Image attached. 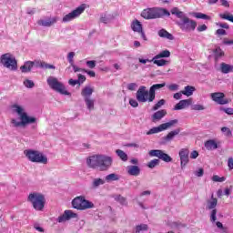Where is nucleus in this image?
<instances>
[{
    "instance_id": "nucleus-27",
    "label": "nucleus",
    "mask_w": 233,
    "mask_h": 233,
    "mask_svg": "<svg viewBox=\"0 0 233 233\" xmlns=\"http://www.w3.org/2000/svg\"><path fill=\"white\" fill-rule=\"evenodd\" d=\"M194 92H196V87L192 86H187L184 87V90L181 91V94H183V96H187V97H190V96H192Z\"/></svg>"
},
{
    "instance_id": "nucleus-32",
    "label": "nucleus",
    "mask_w": 233,
    "mask_h": 233,
    "mask_svg": "<svg viewBox=\"0 0 233 233\" xmlns=\"http://www.w3.org/2000/svg\"><path fill=\"white\" fill-rule=\"evenodd\" d=\"M163 57H170V51L167 49L161 51L159 54L155 56L153 59H163Z\"/></svg>"
},
{
    "instance_id": "nucleus-21",
    "label": "nucleus",
    "mask_w": 233,
    "mask_h": 233,
    "mask_svg": "<svg viewBox=\"0 0 233 233\" xmlns=\"http://www.w3.org/2000/svg\"><path fill=\"white\" fill-rule=\"evenodd\" d=\"M56 23H57V16L48 18L46 20H43V19L38 20V22H37L39 26H46V27L54 26V25H56Z\"/></svg>"
},
{
    "instance_id": "nucleus-39",
    "label": "nucleus",
    "mask_w": 233,
    "mask_h": 233,
    "mask_svg": "<svg viewBox=\"0 0 233 233\" xmlns=\"http://www.w3.org/2000/svg\"><path fill=\"white\" fill-rule=\"evenodd\" d=\"M154 65H157V66H165L167 65H168V61L165 60V59H152Z\"/></svg>"
},
{
    "instance_id": "nucleus-48",
    "label": "nucleus",
    "mask_w": 233,
    "mask_h": 233,
    "mask_svg": "<svg viewBox=\"0 0 233 233\" xmlns=\"http://www.w3.org/2000/svg\"><path fill=\"white\" fill-rule=\"evenodd\" d=\"M24 85L26 86V88H34L35 84H34V81L26 79L24 81Z\"/></svg>"
},
{
    "instance_id": "nucleus-30",
    "label": "nucleus",
    "mask_w": 233,
    "mask_h": 233,
    "mask_svg": "<svg viewBox=\"0 0 233 233\" xmlns=\"http://www.w3.org/2000/svg\"><path fill=\"white\" fill-rule=\"evenodd\" d=\"M215 207H218V198H214V195H212L211 200L208 201L207 208H208V210H212Z\"/></svg>"
},
{
    "instance_id": "nucleus-14",
    "label": "nucleus",
    "mask_w": 233,
    "mask_h": 233,
    "mask_svg": "<svg viewBox=\"0 0 233 233\" xmlns=\"http://www.w3.org/2000/svg\"><path fill=\"white\" fill-rule=\"evenodd\" d=\"M210 97L212 101H214L218 105H228L229 103L228 99L225 98V93H221V92L211 93Z\"/></svg>"
},
{
    "instance_id": "nucleus-10",
    "label": "nucleus",
    "mask_w": 233,
    "mask_h": 233,
    "mask_svg": "<svg viewBox=\"0 0 233 233\" xmlns=\"http://www.w3.org/2000/svg\"><path fill=\"white\" fill-rule=\"evenodd\" d=\"M136 98L138 103H154V100H150V91L145 86H139L136 93Z\"/></svg>"
},
{
    "instance_id": "nucleus-55",
    "label": "nucleus",
    "mask_w": 233,
    "mask_h": 233,
    "mask_svg": "<svg viewBox=\"0 0 233 233\" xmlns=\"http://www.w3.org/2000/svg\"><path fill=\"white\" fill-rule=\"evenodd\" d=\"M218 214V210L217 209H212L211 211V216H210V219L211 221H216V219H218V218L216 217V215Z\"/></svg>"
},
{
    "instance_id": "nucleus-34",
    "label": "nucleus",
    "mask_w": 233,
    "mask_h": 233,
    "mask_svg": "<svg viewBox=\"0 0 233 233\" xmlns=\"http://www.w3.org/2000/svg\"><path fill=\"white\" fill-rule=\"evenodd\" d=\"M221 72H223V74H228L229 72H233V66L228 64L222 63Z\"/></svg>"
},
{
    "instance_id": "nucleus-7",
    "label": "nucleus",
    "mask_w": 233,
    "mask_h": 233,
    "mask_svg": "<svg viewBox=\"0 0 233 233\" xmlns=\"http://www.w3.org/2000/svg\"><path fill=\"white\" fill-rule=\"evenodd\" d=\"M47 85L50 86V88H52V90L58 92V94H62L63 96H70V92L66 90L65 85L59 82L56 77L49 76L47 78Z\"/></svg>"
},
{
    "instance_id": "nucleus-63",
    "label": "nucleus",
    "mask_w": 233,
    "mask_h": 233,
    "mask_svg": "<svg viewBox=\"0 0 233 233\" xmlns=\"http://www.w3.org/2000/svg\"><path fill=\"white\" fill-rule=\"evenodd\" d=\"M207 25H198L197 30L198 32H205V30H207Z\"/></svg>"
},
{
    "instance_id": "nucleus-61",
    "label": "nucleus",
    "mask_w": 233,
    "mask_h": 233,
    "mask_svg": "<svg viewBox=\"0 0 233 233\" xmlns=\"http://www.w3.org/2000/svg\"><path fill=\"white\" fill-rule=\"evenodd\" d=\"M83 72H85L90 77H94L96 76V72H94V71H89V70H86V69H83Z\"/></svg>"
},
{
    "instance_id": "nucleus-33",
    "label": "nucleus",
    "mask_w": 233,
    "mask_h": 233,
    "mask_svg": "<svg viewBox=\"0 0 233 233\" xmlns=\"http://www.w3.org/2000/svg\"><path fill=\"white\" fill-rule=\"evenodd\" d=\"M170 12L172 15H176L178 19H181L185 15V13L180 11L177 7H173Z\"/></svg>"
},
{
    "instance_id": "nucleus-11",
    "label": "nucleus",
    "mask_w": 233,
    "mask_h": 233,
    "mask_svg": "<svg viewBox=\"0 0 233 233\" xmlns=\"http://www.w3.org/2000/svg\"><path fill=\"white\" fill-rule=\"evenodd\" d=\"M174 125H177V119H174L169 122L161 124L158 127H152L147 132V136H152V134H159V132H163L165 130H168V128H172Z\"/></svg>"
},
{
    "instance_id": "nucleus-4",
    "label": "nucleus",
    "mask_w": 233,
    "mask_h": 233,
    "mask_svg": "<svg viewBox=\"0 0 233 233\" xmlns=\"http://www.w3.org/2000/svg\"><path fill=\"white\" fill-rule=\"evenodd\" d=\"M27 201L32 204L33 208L41 212L43 208H45V204L46 203V199L45 198V195L37 192L30 193Z\"/></svg>"
},
{
    "instance_id": "nucleus-57",
    "label": "nucleus",
    "mask_w": 233,
    "mask_h": 233,
    "mask_svg": "<svg viewBox=\"0 0 233 233\" xmlns=\"http://www.w3.org/2000/svg\"><path fill=\"white\" fill-rule=\"evenodd\" d=\"M225 114H228V116H233V108L227 107L222 109Z\"/></svg>"
},
{
    "instance_id": "nucleus-43",
    "label": "nucleus",
    "mask_w": 233,
    "mask_h": 233,
    "mask_svg": "<svg viewBox=\"0 0 233 233\" xmlns=\"http://www.w3.org/2000/svg\"><path fill=\"white\" fill-rule=\"evenodd\" d=\"M101 185H105V180H103V178H95L93 180L94 188H97V187H99Z\"/></svg>"
},
{
    "instance_id": "nucleus-44",
    "label": "nucleus",
    "mask_w": 233,
    "mask_h": 233,
    "mask_svg": "<svg viewBox=\"0 0 233 233\" xmlns=\"http://www.w3.org/2000/svg\"><path fill=\"white\" fill-rule=\"evenodd\" d=\"M116 200L120 203V205H128V202H127V198L121 196V195H118L116 198Z\"/></svg>"
},
{
    "instance_id": "nucleus-35",
    "label": "nucleus",
    "mask_w": 233,
    "mask_h": 233,
    "mask_svg": "<svg viewBox=\"0 0 233 233\" xmlns=\"http://www.w3.org/2000/svg\"><path fill=\"white\" fill-rule=\"evenodd\" d=\"M196 19H205L206 21H210L212 17L210 15H205L203 13H193Z\"/></svg>"
},
{
    "instance_id": "nucleus-8",
    "label": "nucleus",
    "mask_w": 233,
    "mask_h": 233,
    "mask_svg": "<svg viewBox=\"0 0 233 233\" xmlns=\"http://www.w3.org/2000/svg\"><path fill=\"white\" fill-rule=\"evenodd\" d=\"M180 20V22H177V25L183 32H193L196 30V26H198L196 20H192L187 15H184Z\"/></svg>"
},
{
    "instance_id": "nucleus-50",
    "label": "nucleus",
    "mask_w": 233,
    "mask_h": 233,
    "mask_svg": "<svg viewBox=\"0 0 233 233\" xmlns=\"http://www.w3.org/2000/svg\"><path fill=\"white\" fill-rule=\"evenodd\" d=\"M129 105L133 106V108H137V106H139V103L134 98L129 99Z\"/></svg>"
},
{
    "instance_id": "nucleus-62",
    "label": "nucleus",
    "mask_w": 233,
    "mask_h": 233,
    "mask_svg": "<svg viewBox=\"0 0 233 233\" xmlns=\"http://www.w3.org/2000/svg\"><path fill=\"white\" fill-rule=\"evenodd\" d=\"M228 167L229 170H233V158L232 157H229L228 159Z\"/></svg>"
},
{
    "instance_id": "nucleus-37",
    "label": "nucleus",
    "mask_w": 233,
    "mask_h": 233,
    "mask_svg": "<svg viewBox=\"0 0 233 233\" xmlns=\"http://www.w3.org/2000/svg\"><path fill=\"white\" fill-rule=\"evenodd\" d=\"M166 103L167 100L163 98L157 101V103H156L152 107L153 112H156V110H159V108H161V106H163Z\"/></svg>"
},
{
    "instance_id": "nucleus-6",
    "label": "nucleus",
    "mask_w": 233,
    "mask_h": 233,
    "mask_svg": "<svg viewBox=\"0 0 233 233\" xmlns=\"http://www.w3.org/2000/svg\"><path fill=\"white\" fill-rule=\"evenodd\" d=\"M72 207L76 210H88V208H94L96 206L87 200L85 196H79L72 200Z\"/></svg>"
},
{
    "instance_id": "nucleus-5",
    "label": "nucleus",
    "mask_w": 233,
    "mask_h": 233,
    "mask_svg": "<svg viewBox=\"0 0 233 233\" xmlns=\"http://www.w3.org/2000/svg\"><path fill=\"white\" fill-rule=\"evenodd\" d=\"M24 154L31 163H41L42 165L48 163V157L38 150L27 149L24 151Z\"/></svg>"
},
{
    "instance_id": "nucleus-2",
    "label": "nucleus",
    "mask_w": 233,
    "mask_h": 233,
    "mask_svg": "<svg viewBox=\"0 0 233 233\" xmlns=\"http://www.w3.org/2000/svg\"><path fill=\"white\" fill-rule=\"evenodd\" d=\"M13 108L20 117V122H17V120L15 119L11 120V123L14 125V127H26V125H33L37 121V118H35V116H28V114L22 106L14 105Z\"/></svg>"
},
{
    "instance_id": "nucleus-36",
    "label": "nucleus",
    "mask_w": 233,
    "mask_h": 233,
    "mask_svg": "<svg viewBox=\"0 0 233 233\" xmlns=\"http://www.w3.org/2000/svg\"><path fill=\"white\" fill-rule=\"evenodd\" d=\"M106 181H107V183H110V181H119V176H117V174L111 173L106 176Z\"/></svg>"
},
{
    "instance_id": "nucleus-18",
    "label": "nucleus",
    "mask_w": 233,
    "mask_h": 233,
    "mask_svg": "<svg viewBox=\"0 0 233 233\" xmlns=\"http://www.w3.org/2000/svg\"><path fill=\"white\" fill-rule=\"evenodd\" d=\"M33 66H35L36 68H45L46 70H56V67L54 65H50L45 61L41 60H35L32 61Z\"/></svg>"
},
{
    "instance_id": "nucleus-12",
    "label": "nucleus",
    "mask_w": 233,
    "mask_h": 233,
    "mask_svg": "<svg viewBox=\"0 0 233 233\" xmlns=\"http://www.w3.org/2000/svg\"><path fill=\"white\" fill-rule=\"evenodd\" d=\"M83 12H85V5H82L78 7H76L71 13L66 15L63 17L62 22L63 23H70V21H74V19H76V17H79V15H81V14H83Z\"/></svg>"
},
{
    "instance_id": "nucleus-46",
    "label": "nucleus",
    "mask_w": 233,
    "mask_h": 233,
    "mask_svg": "<svg viewBox=\"0 0 233 233\" xmlns=\"http://www.w3.org/2000/svg\"><path fill=\"white\" fill-rule=\"evenodd\" d=\"M157 165H159V159H153L148 162L147 167L148 168H155Z\"/></svg>"
},
{
    "instance_id": "nucleus-24",
    "label": "nucleus",
    "mask_w": 233,
    "mask_h": 233,
    "mask_svg": "<svg viewBox=\"0 0 233 233\" xmlns=\"http://www.w3.org/2000/svg\"><path fill=\"white\" fill-rule=\"evenodd\" d=\"M127 174H129V176L137 177L139 174H141V169L137 166H128Z\"/></svg>"
},
{
    "instance_id": "nucleus-15",
    "label": "nucleus",
    "mask_w": 233,
    "mask_h": 233,
    "mask_svg": "<svg viewBox=\"0 0 233 233\" xmlns=\"http://www.w3.org/2000/svg\"><path fill=\"white\" fill-rule=\"evenodd\" d=\"M189 154H190V151L188 150V148L180 149L178 156L180 157L181 168H185V167L188 165V162L190 161V159L188 158Z\"/></svg>"
},
{
    "instance_id": "nucleus-56",
    "label": "nucleus",
    "mask_w": 233,
    "mask_h": 233,
    "mask_svg": "<svg viewBox=\"0 0 233 233\" xmlns=\"http://www.w3.org/2000/svg\"><path fill=\"white\" fill-rule=\"evenodd\" d=\"M217 26H219V28H225L226 30H228L230 26L227 23H217Z\"/></svg>"
},
{
    "instance_id": "nucleus-64",
    "label": "nucleus",
    "mask_w": 233,
    "mask_h": 233,
    "mask_svg": "<svg viewBox=\"0 0 233 233\" xmlns=\"http://www.w3.org/2000/svg\"><path fill=\"white\" fill-rule=\"evenodd\" d=\"M68 84L71 85V86H76V85H79V81L71 78L69 79Z\"/></svg>"
},
{
    "instance_id": "nucleus-13",
    "label": "nucleus",
    "mask_w": 233,
    "mask_h": 233,
    "mask_svg": "<svg viewBox=\"0 0 233 233\" xmlns=\"http://www.w3.org/2000/svg\"><path fill=\"white\" fill-rule=\"evenodd\" d=\"M149 156L151 157H158V159H162L165 163H170L172 161V157L168 156V154L163 152V150L153 149L149 151Z\"/></svg>"
},
{
    "instance_id": "nucleus-60",
    "label": "nucleus",
    "mask_w": 233,
    "mask_h": 233,
    "mask_svg": "<svg viewBox=\"0 0 233 233\" xmlns=\"http://www.w3.org/2000/svg\"><path fill=\"white\" fill-rule=\"evenodd\" d=\"M192 110H205V106L203 105H194Z\"/></svg>"
},
{
    "instance_id": "nucleus-23",
    "label": "nucleus",
    "mask_w": 233,
    "mask_h": 233,
    "mask_svg": "<svg viewBox=\"0 0 233 233\" xmlns=\"http://www.w3.org/2000/svg\"><path fill=\"white\" fill-rule=\"evenodd\" d=\"M32 68H34V64L32 61H26L23 66H20V70L23 74H28V72H32Z\"/></svg>"
},
{
    "instance_id": "nucleus-47",
    "label": "nucleus",
    "mask_w": 233,
    "mask_h": 233,
    "mask_svg": "<svg viewBox=\"0 0 233 233\" xmlns=\"http://www.w3.org/2000/svg\"><path fill=\"white\" fill-rule=\"evenodd\" d=\"M214 52L216 57H223V56H225V52H223L221 47H217Z\"/></svg>"
},
{
    "instance_id": "nucleus-59",
    "label": "nucleus",
    "mask_w": 233,
    "mask_h": 233,
    "mask_svg": "<svg viewBox=\"0 0 233 233\" xmlns=\"http://www.w3.org/2000/svg\"><path fill=\"white\" fill-rule=\"evenodd\" d=\"M198 156H199V153L197 150H194L190 154V158L191 159H198Z\"/></svg>"
},
{
    "instance_id": "nucleus-52",
    "label": "nucleus",
    "mask_w": 233,
    "mask_h": 233,
    "mask_svg": "<svg viewBox=\"0 0 233 233\" xmlns=\"http://www.w3.org/2000/svg\"><path fill=\"white\" fill-rule=\"evenodd\" d=\"M203 174H205L203 167L198 168V170L195 172V176H197V177H203Z\"/></svg>"
},
{
    "instance_id": "nucleus-42",
    "label": "nucleus",
    "mask_w": 233,
    "mask_h": 233,
    "mask_svg": "<svg viewBox=\"0 0 233 233\" xmlns=\"http://www.w3.org/2000/svg\"><path fill=\"white\" fill-rule=\"evenodd\" d=\"M211 179L214 183H223V181L227 180V177L214 175Z\"/></svg>"
},
{
    "instance_id": "nucleus-1",
    "label": "nucleus",
    "mask_w": 233,
    "mask_h": 233,
    "mask_svg": "<svg viewBox=\"0 0 233 233\" xmlns=\"http://www.w3.org/2000/svg\"><path fill=\"white\" fill-rule=\"evenodd\" d=\"M86 165L89 168H98L105 172L112 167V158L105 155H94L86 159Z\"/></svg>"
},
{
    "instance_id": "nucleus-20",
    "label": "nucleus",
    "mask_w": 233,
    "mask_h": 233,
    "mask_svg": "<svg viewBox=\"0 0 233 233\" xmlns=\"http://www.w3.org/2000/svg\"><path fill=\"white\" fill-rule=\"evenodd\" d=\"M190 105H192V99L188 98V99H184V100H180L173 108V110H183L188 106H190Z\"/></svg>"
},
{
    "instance_id": "nucleus-31",
    "label": "nucleus",
    "mask_w": 233,
    "mask_h": 233,
    "mask_svg": "<svg viewBox=\"0 0 233 233\" xmlns=\"http://www.w3.org/2000/svg\"><path fill=\"white\" fill-rule=\"evenodd\" d=\"M218 16L220 17V19H224L225 21H229L230 23H233V15L229 12L219 14Z\"/></svg>"
},
{
    "instance_id": "nucleus-9",
    "label": "nucleus",
    "mask_w": 233,
    "mask_h": 233,
    "mask_svg": "<svg viewBox=\"0 0 233 233\" xmlns=\"http://www.w3.org/2000/svg\"><path fill=\"white\" fill-rule=\"evenodd\" d=\"M0 63L5 68H8V70H12L13 72L17 70V60L8 53L1 56Z\"/></svg>"
},
{
    "instance_id": "nucleus-22",
    "label": "nucleus",
    "mask_w": 233,
    "mask_h": 233,
    "mask_svg": "<svg viewBox=\"0 0 233 233\" xmlns=\"http://www.w3.org/2000/svg\"><path fill=\"white\" fill-rule=\"evenodd\" d=\"M165 116H167V110L165 109L158 110L152 115L151 116L152 122L157 123V121H161V119H163Z\"/></svg>"
},
{
    "instance_id": "nucleus-25",
    "label": "nucleus",
    "mask_w": 233,
    "mask_h": 233,
    "mask_svg": "<svg viewBox=\"0 0 233 233\" xmlns=\"http://www.w3.org/2000/svg\"><path fill=\"white\" fill-rule=\"evenodd\" d=\"M92 94H94V89L91 86H85L81 91V96L84 97V99L90 98Z\"/></svg>"
},
{
    "instance_id": "nucleus-40",
    "label": "nucleus",
    "mask_w": 233,
    "mask_h": 233,
    "mask_svg": "<svg viewBox=\"0 0 233 233\" xmlns=\"http://www.w3.org/2000/svg\"><path fill=\"white\" fill-rule=\"evenodd\" d=\"M147 230H148V225H147V224H141L139 226H137V228H136L137 233L147 232Z\"/></svg>"
},
{
    "instance_id": "nucleus-28",
    "label": "nucleus",
    "mask_w": 233,
    "mask_h": 233,
    "mask_svg": "<svg viewBox=\"0 0 233 233\" xmlns=\"http://www.w3.org/2000/svg\"><path fill=\"white\" fill-rule=\"evenodd\" d=\"M159 37H165L166 39H169V41L174 40V35L172 34L168 33V31L165 29H161L158 31Z\"/></svg>"
},
{
    "instance_id": "nucleus-17",
    "label": "nucleus",
    "mask_w": 233,
    "mask_h": 233,
    "mask_svg": "<svg viewBox=\"0 0 233 233\" xmlns=\"http://www.w3.org/2000/svg\"><path fill=\"white\" fill-rule=\"evenodd\" d=\"M77 218V214L74 213L72 210H66L63 215L57 218L58 223H65V221H68L70 219H74Z\"/></svg>"
},
{
    "instance_id": "nucleus-45",
    "label": "nucleus",
    "mask_w": 233,
    "mask_h": 233,
    "mask_svg": "<svg viewBox=\"0 0 233 233\" xmlns=\"http://www.w3.org/2000/svg\"><path fill=\"white\" fill-rule=\"evenodd\" d=\"M221 132L227 137H232V130L230 128L224 127L221 128Z\"/></svg>"
},
{
    "instance_id": "nucleus-53",
    "label": "nucleus",
    "mask_w": 233,
    "mask_h": 233,
    "mask_svg": "<svg viewBox=\"0 0 233 233\" xmlns=\"http://www.w3.org/2000/svg\"><path fill=\"white\" fill-rule=\"evenodd\" d=\"M86 65L88 68H96V60L86 61Z\"/></svg>"
},
{
    "instance_id": "nucleus-49",
    "label": "nucleus",
    "mask_w": 233,
    "mask_h": 233,
    "mask_svg": "<svg viewBox=\"0 0 233 233\" xmlns=\"http://www.w3.org/2000/svg\"><path fill=\"white\" fill-rule=\"evenodd\" d=\"M76 56V53H74V52H70V53H68V55H67V59H68V61H69V64L71 65V66H74V56Z\"/></svg>"
},
{
    "instance_id": "nucleus-26",
    "label": "nucleus",
    "mask_w": 233,
    "mask_h": 233,
    "mask_svg": "<svg viewBox=\"0 0 233 233\" xmlns=\"http://www.w3.org/2000/svg\"><path fill=\"white\" fill-rule=\"evenodd\" d=\"M179 132H181V128H177L173 131H170L165 137L164 139L166 141H172L174 139V137H176V136H177L179 134Z\"/></svg>"
},
{
    "instance_id": "nucleus-58",
    "label": "nucleus",
    "mask_w": 233,
    "mask_h": 233,
    "mask_svg": "<svg viewBox=\"0 0 233 233\" xmlns=\"http://www.w3.org/2000/svg\"><path fill=\"white\" fill-rule=\"evenodd\" d=\"M179 88V86L177 84H171L168 86V90H171V92H175V90H177Z\"/></svg>"
},
{
    "instance_id": "nucleus-3",
    "label": "nucleus",
    "mask_w": 233,
    "mask_h": 233,
    "mask_svg": "<svg viewBox=\"0 0 233 233\" xmlns=\"http://www.w3.org/2000/svg\"><path fill=\"white\" fill-rule=\"evenodd\" d=\"M170 17V12L163 7H152L144 9L141 17L144 19H161V17Z\"/></svg>"
},
{
    "instance_id": "nucleus-29",
    "label": "nucleus",
    "mask_w": 233,
    "mask_h": 233,
    "mask_svg": "<svg viewBox=\"0 0 233 233\" xmlns=\"http://www.w3.org/2000/svg\"><path fill=\"white\" fill-rule=\"evenodd\" d=\"M205 147L207 150H216L218 148V143L215 140H208L205 142Z\"/></svg>"
},
{
    "instance_id": "nucleus-16",
    "label": "nucleus",
    "mask_w": 233,
    "mask_h": 233,
    "mask_svg": "<svg viewBox=\"0 0 233 233\" xmlns=\"http://www.w3.org/2000/svg\"><path fill=\"white\" fill-rule=\"evenodd\" d=\"M131 28H132L133 32H137V34H140V35L144 41H147V35H145V32L143 31V25H141V22H139V20H134L131 24Z\"/></svg>"
},
{
    "instance_id": "nucleus-38",
    "label": "nucleus",
    "mask_w": 233,
    "mask_h": 233,
    "mask_svg": "<svg viewBox=\"0 0 233 233\" xmlns=\"http://www.w3.org/2000/svg\"><path fill=\"white\" fill-rule=\"evenodd\" d=\"M116 153L117 154L118 157H120V159H122V161H128V155H127V153H125V151H123L121 149H117L116 151Z\"/></svg>"
},
{
    "instance_id": "nucleus-54",
    "label": "nucleus",
    "mask_w": 233,
    "mask_h": 233,
    "mask_svg": "<svg viewBox=\"0 0 233 233\" xmlns=\"http://www.w3.org/2000/svg\"><path fill=\"white\" fill-rule=\"evenodd\" d=\"M78 84L81 85L82 83H85L86 81V76L84 75L78 74Z\"/></svg>"
},
{
    "instance_id": "nucleus-41",
    "label": "nucleus",
    "mask_w": 233,
    "mask_h": 233,
    "mask_svg": "<svg viewBox=\"0 0 233 233\" xmlns=\"http://www.w3.org/2000/svg\"><path fill=\"white\" fill-rule=\"evenodd\" d=\"M84 99L88 110H94V99L92 98H84Z\"/></svg>"
},
{
    "instance_id": "nucleus-19",
    "label": "nucleus",
    "mask_w": 233,
    "mask_h": 233,
    "mask_svg": "<svg viewBox=\"0 0 233 233\" xmlns=\"http://www.w3.org/2000/svg\"><path fill=\"white\" fill-rule=\"evenodd\" d=\"M164 86H167V83L151 86L149 88V100L154 101L156 99V90H160V88H164Z\"/></svg>"
},
{
    "instance_id": "nucleus-51",
    "label": "nucleus",
    "mask_w": 233,
    "mask_h": 233,
    "mask_svg": "<svg viewBox=\"0 0 233 233\" xmlns=\"http://www.w3.org/2000/svg\"><path fill=\"white\" fill-rule=\"evenodd\" d=\"M127 90L134 92V90H136V88H137V84H136V83L127 84Z\"/></svg>"
}]
</instances>
